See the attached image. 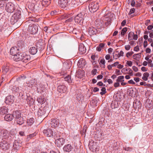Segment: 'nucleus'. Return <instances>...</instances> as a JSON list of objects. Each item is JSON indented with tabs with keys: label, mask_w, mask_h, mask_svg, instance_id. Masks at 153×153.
Listing matches in <instances>:
<instances>
[{
	"label": "nucleus",
	"mask_w": 153,
	"mask_h": 153,
	"mask_svg": "<svg viewBox=\"0 0 153 153\" xmlns=\"http://www.w3.org/2000/svg\"><path fill=\"white\" fill-rule=\"evenodd\" d=\"M22 58L21 60L23 62L25 63L27 62L30 59V57L29 55L23 53L22 56Z\"/></svg>",
	"instance_id": "18"
},
{
	"label": "nucleus",
	"mask_w": 153,
	"mask_h": 153,
	"mask_svg": "<svg viewBox=\"0 0 153 153\" xmlns=\"http://www.w3.org/2000/svg\"><path fill=\"white\" fill-rule=\"evenodd\" d=\"M17 46L19 47V49H21L24 45V43L23 41L19 40L17 44Z\"/></svg>",
	"instance_id": "31"
},
{
	"label": "nucleus",
	"mask_w": 153,
	"mask_h": 153,
	"mask_svg": "<svg viewBox=\"0 0 153 153\" xmlns=\"http://www.w3.org/2000/svg\"><path fill=\"white\" fill-rule=\"evenodd\" d=\"M59 120L56 119H52L50 123L51 127L54 128L57 127L59 124Z\"/></svg>",
	"instance_id": "14"
},
{
	"label": "nucleus",
	"mask_w": 153,
	"mask_h": 153,
	"mask_svg": "<svg viewBox=\"0 0 153 153\" xmlns=\"http://www.w3.org/2000/svg\"><path fill=\"white\" fill-rule=\"evenodd\" d=\"M15 137L14 135H8V137L7 138V139L8 141L10 142L11 141H12L14 140V138Z\"/></svg>",
	"instance_id": "43"
},
{
	"label": "nucleus",
	"mask_w": 153,
	"mask_h": 153,
	"mask_svg": "<svg viewBox=\"0 0 153 153\" xmlns=\"http://www.w3.org/2000/svg\"><path fill=\"white\" fill-rule=\"evenodd\" d=\"M64 81H67L69 84H71L72 82V79L71 78V76L69 75L64 78Z\"/></svg>",
	"instance_id": "30"
},
{
	"label": "nucleus",
	"mask_w": 153,
	"mask_h": 153,
	"mask_svg": "<svg viewBox=\"0 0 153 153\" xmlns=\"http://www.w3.org/2000/svg\"><path fill=\"white\" fill-rule=\"evenodd\" d=\"M13 114H6L4 117V120L7 121H10L13 119Z\"/></svg>",
	"instance_id": "28"
},
{
	"label": "nucleus",
	"mask_w": 153,
	"mask_h": 153,
	"mask_svg": "<svg viewBox=\"0 0 153 153\" xmlns=\"http://www.w3.org/2000/svg\"><path fill=\"white\" fill-rule=\"evenodd\" d=\"M73 149V147L70 144L65 145L63 148L64 151L68 152H70Z\"/></svg>",
	"instance_id": "22"
},
{
	"label": "nucleus",
	"mask_w": 153,
	"mask_h": 153,
	"mask_svg": "<svg viewBox=\"0 0 153 153\" xmlns=\"http://www.w3.org/2000/svg\"><path fill=\"white\" fill-rule=\"evenodd\" d=\"M37 133L36 132H35L33 133L27 135V140L29 141L31 138L36 136Z\"/></svg>",
	"instance_id": "34"
},
{
	"label": "nucleus",
	"mask_w": 153,
	"mask_h": 153,
	"mask_svg": "<svg viewBox=\"0 0 153 153\" xmlns=\"http://www.w3.org/2000/svg\"><path fill=\"white\" fill-rule=\"evenodd\" d=\"M128 28L126 27L123 28L121 32V35L122 36H124Z\"/></svg>",
	"instance_id": "42"
},
{
	"label": "nucleus",
	"mask_w": 153,
	"mask_h": 153,
	"mask_svg": "<svg viewBox=\"0 0 153 153\" xmlns=\"http://www.w3.org/2000/svg\"><path fill=\"white\" fill-rule=\"evenodd\" d=\"M74 19L76 22L81 25L83 22L84 16L81 13H79L75 16Z\"/></svg>",
	"instance_id": "9"
},
{
	"label": "nucleus",
	"mask_w": 153,
	"mask_h": 153,
	"mask_svg": "<svg viewBox=\"0 0 153 153\" xmlns=\"http://www.w3.org/2000/svg\"><path fill=\"white\" fill-rule=\"evenodd\" d=\"M67 88L65 85H60L57 88V90L61 93H65L67 90Z\"/></svg>",
	"instance_id": "15"
},
{
	"label": "nucleus",
	"mask_w": 153,
	"mask_h": 153,
	"mask_svg": "<svg viewBox=\"0 0 153 153\" xmlns=\"http://www.w3.org/2000/svg\"><path fill=\"white\" fill-rule=\"evenodd\" d=\"M23 53H19L18 52L16 54L14 55L13 57L14 60L16 61H18L21 60Z\"/></svg>",
	"instance_id": "19"
},
{
	"label": "nucleus",
	"mask_w": 153,
	"mask_h": 153,
	"mask_svg": "<svg viewBox=\"0 0 153 153\" xmlns=\"http://www.w3.org/2000/svg\"><path fill=\"white\" fill-rule=\"evenodd\" d=\"M14 101V97L13 96L9 95L7 96L5 98V102L7 104L12 103Z\"/></svg>",
	"instance_id": "13"
},
{
	"label": "nucleus",
	"mask_w": 153,
	"mask_h": 153,
	"mask_svg": "<svg viewBox=\"0 0 153 153\" xmlns=\"http://www.w3.org/2000/svg\"><path fill=\"white\" fill-rule=\"evenodd\" d=\"M24 86H27L31 88L35 87L36 88V91L38 93L41 92L43 90L42 88H40L37 86V82L36 80L35 79H32L28 82L24 83Z\"/></svg>",
	"instance_id": "2"
},
{
	"label": "nucleus",
	"mask_w": 153,
	"mask_h": 153,
	"mask_svg": "<svg viewBox=\"0 0 153 153\" xmlns=\"http://www.w3.org/2000/svg\"><path fill=\"white\" fill-rule=\"evenodd\" d=\"M68 0H59L58 3L59 6L62 8H64L67 6Z\"/></svg>",
	"instance_id": "16"
},
{
	"label": "nucleus",
	"mask_w": 153,
	"mask_h": 153,
	"mask_svg": "<svg viewBox=\"0 0 153 153\" xmlns=\"http://www.w3.org/2000/svg\"><path fill=\"white\" fill-rule=\"evenodd\" d=\"M73 20V18L72 17H71L68 19L66 20L65 21V22H71Z\"/></svg>",
	"instance_id": "53"
},
{
	"label": "nucleus",
	"mask_w": 153,
	"mask_h": 153,
	"mask_svg": "<svg viewBox=\"0 0 153 153\" xmlns=\"http://www.w3.org/2000/svg\"><path fill=\"white\" fill-rule=\"evenodd\" d=\"M26 100L27 103L29 104L31 103L33 101V98L28 96H27Z\"/></svg>",
	"instance_id": "40"
},
{
	"label": "nucleus",
	"mask_w": 153,
	"mask_h": 153,
	"mask_svg": "<svg viewBox=\"0 0 153 153\" xmlns=\"http://www.w3.org/2000/svg\"><path fill=\"white\" fill-rule=\"evenodd\" d=\"M61 112H62V114L61 115L62 116H64V115H65L66 114V112L65 110H62L61 111Z\"/></svg>",
	"instance_id": "60"
},
{
	"label": "nucleus",
	"mask_w": 153,
	"mask_h": 153,
	"mask_svg": "<svg viewBox=\"0 0 153 153\" xmlns=\"http://www.w3.org/2000/svg\"><path fill=\"white\" fill-rule=\"evenodd\" d=\"M118 106V103L116 101L112 102L111 105V108L113 109L117 108Z\"/></svg>",
	"instance_id": "33"
},
{
	"label": "nucleus",
	"mask_w": 153,
	"mask_h": 153,
	"mask_svg": "<svg viewBox=\"0 0 153 153\" xmlns=\"http://www.w3.org/2000/svg\"><path fill=\"white\" fill-rule=\"evenodd\" d=\"M38 30V25L30 24L28 27V31L31 34H35L37 33Z\"/></svg>",
	"instance_id": "5"
},
{
	"label": "nucleus",
	"mask_w": 153,
	"mask_h": 153,
	"mask_svg": "<svg viewBox=\"0 0 153 153\" xmlns=\"http://www.w3.org/2000/svg\"><path fill=\"white\" fill-rule=\"evenodd\" d=\"M55 144L57 146L60 147L64 144L65 142V139L63 138H58V136L55 138Z\"/></svg>",
	"instance_id": "7"
},
{
	"label": "nucleus",
	"mask_w": 153,
	"mask_h": 153,
	"mask_svg": "<svg viewBox=\"0 0 153 153\" xmlns=\"http://www.w3.org/2000/svg\"><path fill=\"white\" fill-rule=\"evenodd\" d=\"M8 108L6 107H1L0 108V114L2 115L7 114L8 112Z\"/></svg>",
	"instance_id": "27"
},
{
	"label": "nucleus",
	"mask_w": 153,
	"mask_h": 153,
	"mask_svg": "<svg viewBox=\"0 0 153 153\" xmlns=\"http://www.w3.org/2000/svg\"><path fill=\"white\" fill-rule=\"evenodd\" d=\"M134 34V33L132 32H130L128 35V39L129 41L132 40V37Z\"/></svg>",
	"instance_id": "45"
},
{
	"label": "nucleus",
	"mask_w": 153,
	"mask_h": 153,
	"mask_svg": "<svg viewBox=\"0 0 153 153\" xmlns=\"http://www.w3.org/2000/svg\"><path fill=\"white\" fill-rule=\"evenodd\" d=\"M34 122V119L33 118H31L28 119L27 121V123L29 125H31Z\"/></svg>",
	"instance_id": "38"
},
{
	"label": "nucleus",
	"mask_w": 153,
	"mask_h": 153,
	"mask_svg": "<svg viewBox=\"0 0 153 153\" xmlns=\"http://www.w3.org/2000/svg\"><path fill=\"white\" fill-rule=\"evenodd\" d=\"M100 66L101 67L103 68H105V60L104 59H101L100 60Z\"/></svg>",
	"instance_id": "37"
},
{
	"label": "nucleus",
	"mask_w": 153,
	"mask_h": 153,
	"mask_svg": "<svg viewBox=\"0 0 153 153\" xmlns=\"http://www.w3.org/2000/svg\"><path fill=\"white\" fill-rule=\"evenodd\" d=\"M134 80L136 82H139L140 79L138 77H135L134 79Z\"/></svg>",
	"instance_id": "63"
},
{
	"label": "nucleus",
	"mask_w": 153,
	"mask_h": 153,
	"mask_svg": "<svg viewBox=\"0 0 153 153\" xmlns=\"http://www.w3.org/2000/svg\"><path fill=\"white\" fill-rule=\"evenodd\" d=\"M13 118H15L16 120L19 118L21 117V112L20 111H14L13 113Z\"/></svg>",
	"instance_id": "23"
},
{
	"label": "nucleus",
	"mask_w": 153,
	"mask_h": 153,
	"mask_svg": "<svg viewBox=\"0 0 153 153\" xmlns=\"http://www.w3.org/2000/svg\"><path fill=\"white\" fill-rule=\"evenodd\" d=\"M131 48L130 46L129 45H127L125 46V48L126 50L128 51Z\"/></svg>",
	"instance_id": "56"
},
{
	"label": "nucleus",
	"mask_w": 153,
	"mask_h": 153,
	"mask_svg": "<svg viewBox=\"0 0 153 153\" xmlns=\"http://www.w3.org/2000/svg\"><path fill=\"white\" fill-rule=\"evenodd\" d=\"M123 149L126 151H131L132 150V149L129 147H124Z\"/></svg>",
	"instance_id": "50"
},
{
	"label": "nucleus",
	"mask_w": 153,
	"mask_h": 153,
	"mask_svg": "<svg viewBox=\"0 0 153 153\" xmlns=\"http://www.w3.org/2000/svg\"><path fill=\"white\" fill-rule=\"evenodd\" d=\"M85 60L83 59H80L78 61L77 66L80 68H82L84 67L85 65Z\"/></svg>",
	"instance_id": "17"
},
{
	"label": "nucleus",
	"mask_w": 153,
	"mask_h": 153,
	"mask_svg": "<svg viewBox=\"0 0 153 153\" xmlns=\"http://www.w3.org/2000/svg\"><path fill=\"white\" fill-rule=\"evenodd\" d=\"M128 82L129 84L132 85H134L135 84V82L132 79H131L128 81Z\"/></svg>",
	"instance_id": "57"
},
{
	"label": "nucleus",
	"mask_w": 153,
	"mask_h": 153,
	"mask_svg": "<svg viewBox=\"0 0 153 153\" xmlns=\"http://www.w3.org/2000/svg\"><path fill=\"white\" fill-rule=\"evenodd\" d=\"M133 52H128L126 54V56L127 57H128L129 56H131L133 54Z\"/></svg>",
	"instance_id": "62"
},
{
	"label": "nucleus",
	"mask_w": 153,
	"mask_h": 153,
	"mask_svg": "<svg viewBox=\"0 0 153 153\" xmlns=\"http://www.w3.org/2000/svg\"><path fill=\"white\" fill-rule=\"evenodd\" d=\"M57 14V12L55 10L52 11L51 13V15L52 16L56 15Z\"/></svg>",
	"instance_id": "54"
},
{
	"label": "nucleus",
	"mask_w": 153,
	"mask_h": 153,
	"mask_svg": "<svg viewBox=\"0 0 153 153\" xmlns=\"http://www.w3.org/2000/svg\"><path fill=\"white\" fill-rule=\"evenodd\" d=\"M79 50L81 54H83L85 53L86 49L83 44H81L79 45Z\"/></svg>",
	"instance_id": "26"
},
{
	"label": "nucleus",
	"mask_w": 153,
	"mask_h": 153,
	"mask_svg": "<svg viewBox=\"0 0 153 153\" xmlns=\"http://www.w3.org/2000/svg\"><path fill=\"white\" fill-rule=\"evenodd\" d=\"M18 142L16 140H14V141L13 143V148L15 150H17L18 149V147L19 146H18Z\"/></svg>",
	"instance_id": "39"
},
{
	"label": "nucleus",
	"mask_w": 153,
	"mask_h": 153,
	"mask_svg": "<svg viewBox=\"0 0 153 153\" xmlns=\"http://www.w3.org/2000/svg\"><path fill=\"white\" fill-rule=\"evenodd\" d=\"M124 76H121L117 77V81L118 82H120L124 81Z\"/></svg>",
	"instance_id": "44"
},
{
	"label": "nucleus",
	"mask_w": 153,
	"mask_h": 153,
	"mask_svg": "<svg viewBox=\"0 0 153 153\" xmlns=\"http://www.w3.org/2000/svg\"><path fill=\"white\" fill-rule=\"evenodd\" d=\"M2 70L3 74H5L9 71V67L6 65L3 66Z\"/></svg>",
	"instance_id": "35"
},
{
	"label": "nucleus",
	"mask_w": 153,
	"mask_h": 153,
	"mask_svg": "<svg viewBox=\"0 0 153 153\" xmlns=\"http://www.w3.org/2000/svg\"><path fill=\"white\" fill-rule=\"evenodd\" d=\"M38 51L37 47H31L30 48L29 52L32 55H35L37 52Z\"/></svg>",
	"instance_id": "25"
},
{
	"label": "nucleus",
	"mask_w": 153,
	"mask_h": 153,
	"mask_svg": "<svg viewBox=\"0 0 153 153\" xmlns=\"http://www.w3.org/2000/svg\"><path fill=\"white\" fill-rule=\"evenodd\" d=\"M132 69L135 72H137L138 71V68L135 66H133L132 67Z\"/></svg>",
	"instance_id": "59"
},
{
	"label": "nucleus",
	"mask_w": 153,
	"mask_h": 153,
	"mask_svg": "<svg viewBox=\"0 0 153 153\" xmlns=\"http://www.w3.org/2000/svg\"><path fill=\"white\" fill-rule=\"evenodd\" d=\"M29 21H31L33 22H34L36 21V19L33 17H30L29 19L28 20Z\"/></svg>",
	"instance_id": "64"
},
{
	"label": "nucleus",
	"mask_w": 153,
	"mask_h": 153,
	"mask_svg": "<svg viewBox=\"0 0 153 153\" xmlns=\"http://www.w3.org/2000/svg\"><path fill=\"white\" fill-rule=\"evenodd\" d=\"M17 123L19 125H21L24 123V120L22 117L16 119Z\"/></svg>",
	"instance_id": "36"
},
{
	"label": "nucleus",
	"mask_w": 153,
	"mask_h": 153,
	"mask_svg": "<svg viewBox=\"0 0 153 153\" xmlns=\"http://www.w3.org/2000/svg\"><path fill=\"white\" fill-rule=\"evenodd\" d=\"M51 3V0H42L39 3H37L35 4H31L30 6V8L34 11H39L42 8V7L44 6L47 7ZM29 8H30V7Z\"/></svg>",
	"instance_id": "1"
},
{
	"label": "nucleus",
	"mask_w": 153,
	"mask_h": 153,
	"mask_svg": "<svg viewBox=\"0 0 153 153\" xmlns=\"http://www.w3.org/2000/svg\"><path fill=\"white\" fill-rule=\"evenodd\" d=\"M15 5L11 2L8 3L6 6V10L8 13H13L15 10Z\"/></svg>",
	"instance_id": "8"
},
{
	"label": "nucleus",
	"mask_w": 153,
	"mask_h": 153,
	"mask_svg": "<svg viewBox=\"0 0 153 153\" xmlns=\"http://www.w3.org/2000/svg\"><path fill=\"white\" fill-rule=\"evenodd\" d=\"M26 78V77L25 76H22L21 77H18L17 79V81L19 82L21 80L24 79H25Z\"/></svg>",
	"instance_id": "49"
},
{
	"label": "nucleus",
	"mask_w": 153,
	"mask_h": 153,
	"mask_svg": "<svg viewBox=\"0 0 153 153\" xmlns=\"http://www.w3.org/2000/svg\"><path fill=\"white\" fill-rule=\"evenodd\" d=\"M0 146L1 149L3 150H6L9 148V144L7 141L3 140L0 142Z\"/></svg>",
	"instance_id": "10"
},
{
	"label": "nucleus",
	"mask_w": 153,
	"mask_h": 153,
	"mask_svg": "<svg viewBox=\"0 0 153 153\" xmlns=\"http://www.w3.org/2000/svg\"><path fill=\"white\" fill-rule=\"evenodd\" d=\"M126 63L130 67L132 65V62L131 61H127Z\"/></svg>",
	"instance_id": "52"
},
{
	"label": "nucleus",
	"mask_w": 153,
	"mask_h": 153,
	"mask_svg": "<svg viewBox=\"0 0 153 153\" xmlns=\"http://www.w3.org/2000/svg\"><path fill=\"white\" fill-rule=\"evenodd\" d=\"M138 38V36L137 34H133V36L132 37V40L134 39V40H137Z\"/></svg>",
	"instance_id": "51"
},
{
	"label": "nucleus",
	"mask_w": 153,
	"mask_h": 153,
	"mask_svg": "<svg viewBox=\"0 0 153 153\" xmlns=\"http://www.w3.org/2000/svg\"><path fill=\"white\" fill-rule=\"evenodd\" d=\"M9 135L8 131L6 130H3L0 131V139H6Z\"/></svg>",
	"instance_id": "11"
},
{
	"label": "nucleus",
	"mask_w": 153,
	"mask_h": 153,
	"mask_svg": "<svg viewBox=\"0 0 153 153\" xmlns=\"http://www.w3.org/2000/svg\"><path fill=\"white\" fill-rule=\"evenodd\" d=\"M44 98L43 97L40 96L37 99V101L40 104L43 103L44 101Z\"/></svg>",
	"instance_id": "41"
},
{
	"label": "nucleus",
	"mask_w": 153,
	"mask_h": 153,
	"mask_svg": "<svg viewBox=\"0 0 153 153\" xmlns=\"http://www.w3.org/2000/svg\"><path fill=\"white\" fill-rule=\"evenodd\" d=\"M20 88H21V87H19L16 86L15 85L13 86L12 89L13 91V93H16L19 92V95L20 96L21 95L22 97V99H23V96H24V95L22 92H20V91L21 90Z\"/></svg>",
	"instance_id": "12"
},
{
	"label": "nucleus",
	"mask_w": 153,
	"mask_h": 153,
	"mask_svg": "<svg viewBox=\"0 0 153 153\" xmlns=\"http://www.w3.org/2000/svg\"><path fill=\"white\" fill-rule=\"evenodd\" d=\"M19 50V48H18L16 47H13L10 49V52L11 55L14 56L16 53H17Z\"/></svg>",
	"instance_id": "20"
},
{
	"label": "nucleus",
	"mask_w": 153,
	"mask_h": 153,
	"mask_svg": "<svg viewBox=\"0 0 153 153\" xmlns=\"http://www.w3.org/2000/svg\"><path fill=\"white\" fill-rule=\"evenodd\" d=\"M55 133H53L52 130L49 128H46L43 131V133L45 136L48 137H52L54 139L57 137V135Z\"/></svg>",
	"instance_id": "6"
},
{
	"label": "nucleus",
	"mask_w": 153,
	"mask_h": 153,
	"mask_svg": "<svg viewBox=\"0 0 153 153\" xmlns=\"http://www.w3.org/2000/svg\"><path fill=\"white\" fill-rule=\"evenodd\" d=\"M149 76V74L148 72H145L143 74L142 79L144 81H146L148 80V77Z\"/></svg>",
	"instance_id": "32"
},
{
	"label": "nucleus",
	"mask_w": 153,
	"mask_h": 153,
	"mask_svg": "<svg viewBox=\"0 0 153 153\" xmlns=\"http://www.w3.org/2000/svg\"><path fill=\"white\" fill-rule=\"evenodd\" d=\"M88 32L89 35L91 36L96 34L97 33V29L93 27H90L89 28Z\"/></svg>",
	"instance_id": "21"
},
{
	"label": "nucleus",
	"mask_w": 153,
	"mask_h": 153,
	"mask_svg": "<svg viewBox=\"0 0 153 153\" xmlns=\"http://www.w3.org/2000/svg\"><path fill=\"white\" fill-rule=\"evenodd\" d=\"M134 51H138L139 50V46H136L134 47Z\"/></svg>",
	"instance_id": "61"
},
{
	"label": "nucleus",
	"mask_w": 153,
	"mask_h": 153,
	"mask_svg": "<svg viewBox=\"0 0 153 153\" xmlns=\"http://www.w3.org/2000/svg\"><path fill=\"white\" fill-rule=\"evenodd\" d=\"M77 100L80 103L82 102L84 99V97L81 94H78L76 96Z\"/></svg>",
	"instance_id": "29"
},
{
	"label": "nucleus",
	"mask_w": 153,
	"mask_h": 153,
	"mask_svg": "<svg viewBox=\"0 0 153 153\" xmlns=\"http://www.w3.org/2000/svg\"><path fill=\"white\" fill-rule=\"evenodd\" d=\"M135 11V9L134 8H131L130 10L129 13V15H131L133 13H134Z\"/></svg>",
	"instance_id": "48"
},
{
	"label": "nucleus",
	"mask_w": 153,
	"mask_h": 153,
	"mask_svg": "<svg viewBox=\"0 0 153 153\" xmlns=\"http://www.w3.org/2000/svg\"><path fill=\"white\" fill-rule=\"evenodd\" d=\"M101 91H102L100 92V94L102 95H103L106 92V89L105 87L102 88L101 89Z\"/></svg>",
	"instance_id": "46"
},
{
	"label": "nucleus",
	"mask_w": 153,
	"mask_h": 153,
	"mask_svg": "<svg viewBox=\"0 0 153 153\" xmlns=\"http://www.w3.org/2000/svg\"><path fill=\"white\" fill-rule=\"evenodd\" d=\"M116 52H117V53L118 54V56H117L118 57H119L120 56H123L124 53L123 51H120L119 53H118V51H116Z\"/></svg>",
	"instance_id": "47"
},
{
	"label": "nucleus",
	"mask_w": 153,
	"mask_h": 153,
	"mask_svg": "<svg viewBox=\"0 0 153 153\" xmlns=\"http://www.w3.org/2000/svg\"><path fill=\"white\" fill-rule=\"evenodd\" d=\"M21 12L18 10L12 16L10 21L12 25H14L16 23L21 17Z\"/></svg>",
	"instance_id": "3"
},
{
	"label": "nucleus",
	"mask_w": 153,
	"mask_h": 153,
	"mask_svg": "<svg viewBox=\"0 0 153 153\" xmlns=\"http://www.w3.org/2000/svg\"><path fill=\"white\" fill-rule=\"evenodd\" d=\"M91 58L92 59L94 60L97 58V56L95 55H92L91 56Z\"/></svg>",
	"instance_id": "55"
},
{
	"label": "nucleus",
	"mask_w": 153,
	"mask_h": 153,
	"mask_svg": "<svg viewBox=\"0 0 153 153\" xmlns=\"http://www.w3.org/2000/svg\"><path fill=\"white\" fill-rule=\"evenodd\" d=\"M97 72V70L96 69H94L92 71V74L95 75L96 74Z\"/></svg>",
	"instance_id": "58"
},
{
	"label": "nucleus",
	"mask_w": 153,
	"mask_h": 153,
	"mask_svg": "<svg viewBox=\"0 0 153 153\" xmlns=\"http://www.w3.org/2000/svg\"><path fill=\"white\" fill-rule=\"evenodd\" d=\"M99 3L98 1L92 2L89 5L88 7L91 13L96 12L98 9Z\"/></svg>",
	"instance_id": "4"
},
{
	"label": "nucleus",
	"mask_w": 153,
	"mask_h": 153,
	"mask_svg": "<svg viewBox=\"0 0 153 153\" xmlns=\"http://www.w3.org/2000/svg\"><path fill=\"white\" fill-rule=\"evenodd\" d=\"M129 95L131 97H134L136 93V89L134 88H131L128 91Z\"/></svg>",
	"instance_id": "24"
}]
</instances>
